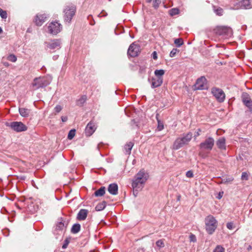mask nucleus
Returning a JSON list of instances; mask_svg holds the SVG:
<instances>
[{
    "label": "nucleus",
    "mask_w": 252,
    "mask_h": 252,
    "mask_svg": "<svg viewBox=\"0 0 252 252\" xmlns=\"http://www.w3.org/2000/svg\"><path fill=\"white\" fill-rule=\"evenodd\" d=\"M148 178V173L144 169L140 170L134 176L132 183V188L142 189Z\"/></svg>",
    "instance_id": "f257e3e1"
},
{
    "label": "nucleus",
    "mask_w": 252,
    "mask_h": 252,
    "mask_svg": "<svg viewBox=\"0 0 252 252\" xmlns=\"http://www.w3.org/2000/svg\"><path fill=\"white\" fill-rule=\"evenodd\" d=\"M192 138L191 132H188L186 134H183L181 137L177 138L173 143L172 149L177 150L183 147L184 145H188Z\"/></svg>",
    "instance_id": "f03ea898"
},
{
    "label": "nucleus",
    "mask_w": 252,
    "mask_h": 252,
    "mask_svg": "<svg viewBox=\"0 0 252 252\" xmlns=\"http://www.w3.org/2000/svg\"><path fill=\"white\" fill-rule=\"evenodd\" d=\"M215 140L213 137H209L206 138L204 141L201 142L199 145L201 151L199 152V155L203 158L207 157V154L203 151H210L213 148Z\"/></svg>",
    "instance_id": "7ed1b4c3"
},
{
    "label": "nucleus",
    "mask_w": 252,
    "mask_h": 252,
    "mask_svg": "<svg viewBox=\"0 0 252 252\" xmlns=\"http://www.w3.org/2000/svg\"><path fill=\"white\" fill-rule=\"evenodd\" d=\"M206 230L209 234H212L218 226V221L212 215L208 216L205 219Z\"/></svg>",
    "instance_id": "20e7f679"
},
{
    "label": "nucleus",
    "mask_w": 252,
    "mask_h": 252,
    "mask_svg": "<svg viewBox=\"0 0 252 252\" xmlns=\"http://www.w3.org/2000/svg\"><path fill=\"white\" fill-rule=\"evenodd\" d=\"M50 79L47 77L35 78L32 84V90H36L47 86L50 83Z\"/></svg>",
    "instance_id": "39448f33"
},
{
    "label": "nucleus",
    "mask_w": 252,
    "mask_h": 252,
    "mask_svg": "<svg viewBox=\"0 0 252 252\" xmlns=\"http://www.w3.org/2000/svg\"><path fill=\"white\" fill-rule=\"evenodd\" d=\"M76 12V7L73 5L66 6L63 10L64 20L65 23H70Z\"/></svg>",
    "instance_id": "423d86ee"
},
{
    "label": "nucleus",
    "mask_w": 252,
    "mask_h": 252,
    "mask_svg": "<svg viewBox=\"0 0 252 252\" xmlns=\"http://www.w3.org/2000/svg\"><path fill=\"white\" fill-rule=\"evenodd\" d=\"M215 33L225 38L231 37L232 35V29L227 26H218L215 30Z\"/></svg>",
    "instance_id": "0eeeda50"
},
{
    "label": "nucleus",
    "mask_w": 252,
    "mask_h": 252,
    "mask_svg": "<svg viewBox=\"0 0 252 252\" xmlns=\"http://www.w3.org/2000/svg\"><path fill=\"white\" fill-rule=\"evenodd\" d=\"M46 49L50 50H58L61 48L62 40L61 39H53L45 42Z\"/></svg>",
    "instance_id": "6e6552de"
},
{
    "label": "nucleus",
    "mask_w": 252,
    "mask_h": 252,
    "mask_svg": "<svg viewBox=\"0 0 252 252\" xmlns=\"http://www.w3.org/2000/svg\"><path fill=\"white\" fill-rule=\"evenodd\" d=\"M13 130L19 132L27 130V127L21 122H13L6 125Z\"/></svg>",
    "instance_id": "1a4fd4ad"
},
{
    "label": "nucleus",
    "mask_w": 252,
    "mask_h": 252,
    "mask_svg": "<svg viewBox=\"0 0 252 252\" xmlns=\"http://www.w3.org/2000/svg\"><path fill=\"white\" fill-rule=\"evenodd\" d=\"M48 29L50 33L56 35L61 31L62 26L58 22H52L49 24Z\"/></svg>",
    "instance_id": "9d476101"
},
{
    "label": "nucleus",
    "mask_w": 252,
    "mask_h": 252,
    "mask_svg": "<svg viewBox=\"0 0 252 252\" xmlns=\"http://www.w3.org/2000/svg\"><path fill=\"white\" fill-rule=\"evenodd\" d=\"M211 92L219 102H222L224 101L225 95L224 92L221 89L217 88H213L212 89Z\"/></svg>",
    "instance_id": "9b49d317"
},
{
    "label": "nucleus",
    "mask_w": 252,
    "mask_h": 252,
    "mask_svg": "<svg viewBox=\"0 0 252 252\" xmlns=\"http://www.w3.org/2000/svg\"><path fill=\"white\" fill-rule=\"evenodd\" d=\"M139 51L140 46L135 43H132L128 49L127 55L131 57H135L138 55Z\"/></svg>",
    "instance_id": "f8f14e48"
},
{
    "label": "nucleus",
    "mask_w": 252,
    "mask_h": 252,
    "mask_svg": "<svg viewBox=\"0 0 252 252\" xmlns=\"http://www.w3.org/2000/svg\"><path fill=\"white\" fill-rule=\"evenodd\" d=\"M206 79L205 77L202 76L198 78L195 84V88L197 90H204L207 88Z\"/></svg>",
    "instance_id": "ddd939ff"
},
{
    "label": "nucleus",
    "mask_w": 252,
    "mask_h": 252,
    "mask_svg": "<svg viewBox=\"0 0 252 252\" xmlns=\"http://www.w3.org/2000/svg\"><path fill=\"white\" fill-rule=\"evenodd\" d=\"M96 129V126L94 123L92 121L89 122L87 125L85 133L87 136H90L92 135Z\"/></svg>",
    "instance_id": "4468645a"
},
{
    "label": "nucleus",
    "mask_w": 252,
    "mask_h": 252,
    "mask_svg": "<svg viewBox=\"0 0 252 252\" xmlns=\"http://www.w3.org/2000/svg\"><path fill=\"white\" fill-rule=\"evenodd\" d=\"M237 8L251 9L252 8V1L251 0H242L237 4Z\"/></svg>",
    "instance_id": "2eb2a0df"
},
{
    "label": "nucleus",
    "mask_w": 252,
    "mask_h": 252,
    "mask_svg": "<svg viewBox=\"0 0 252 252\" xmlns=\"http://www.w3.org/2000/svg\"><path fill=\"white\" fill-rule=\"evenodd\" d=\"M47 17L45 14H38L34 20V22L38 26H41L46 20Z\"/></svg>",
    "instance_id": "dca6fc26"
},
{
    "label": "nucleus",
    "mask_w": 252,
    "mask_h": 252,
    "mask_svg": "<svg viewBox=\"0 0 252 252\" xmlns=\"http://www.w3.org/2000/svg\"><path fill=\"white\" fill-rule=\"evenodd\" d=\"M163 83V78H158V77H153L152 79V87L155 88L161 85Z\"/></svg>",
    "instance_id": "f3484780"
},
{
    "label": "nucleus",
    "mask_w": 252,
    "mask_h": 252,
    "mask_svg": "<svg viewBox=\"0 0 252 252\" xmlns=\"http://www.w3.org/2000/svg\"><path fill=\"white\" fill-rule=\"evenodd\" d=\"M88 211L86 209H81L77 216V219L79 220H85L88 215Z\"/></svg>",
    "instance_id": "a211bd4d"
},
{
    "label": "nucleus",
    "mask_w": 252,
    "mask_h": 252,
    "mask_svg": "<svg viewBox=\"0 0 252 252\" xmlns=\"http://www.w3.org/2000/svg\"><path fill=\"white\" fill-rule=\"evenodd\" d=\"M109 192L112 195H117L118 193V187L116 184H110L108 188Z\"/></svg>",
    "instance_id": "6ab92c4d"
},
{
    "label": "nucleus",
    "mask_w": 252,
    "mask_h": 252,
    "mask_svg": "<svg viewBox=\"0 0 252 252\" xmlns=\"http://www.w3.org/2000/svg\"><path fill=\"white\" fill-rule=\"evenodd\" d=\"M216 144L220 149L225 150V139L224 137L220 138L217 141Z\"/></svg>",
    "instance_id": "aec40b11"
},
{
    "label": "nucleus",
    "mask_w": 252,
    "mask_h": 252,
    "mask_svg": "<svg viewBox=\"0 0 252 252\" xmlns=\"http://www.w3.org/2000/svg\"><path fill=\"white\" fill-rule=\"evenodd\" d=\"M133 143L129 142L125 145L124 147L125 152L126 155H129L131 153V150L133 146Z\"/></svg>",
    "instance_id": "412c9836"
},
{
    "label": "nucleus",
    "mask_w": 252,
    "mask_h": 252,
    "mask_svg": "<svg viewBox=\"0 0 252 252\" xmlns=\"http://www.w3.org/2000/svg\"><path fill=\"white\" fill-rule=\"evenodd\" d=\"M19 111L20 114L24 117H27L30 113V110L25 108H19Z\"/></svg>",
    "instance_id": "4be33fe9"
},
{
    "label": "nucleus",
    "mask_w": 252,
    "mask_h": 252,
    "mask_svg": "<svg viewBox=\"0 0 252 252\" xmlns=\"http://www.w3.org/2000/svg\"><path fill=\"white\" fill-rule=\"evenodd\" d=\"M67 223L65 221H63V220L59 221L56 224V229L62 230L67 225Z\"/></svg>",
    "instance_id": "5701e85b"
},
{
    "label": "nucleus",
    "mask_w": 252,
    "mask_h": 252,
    "mask_svg": "<svg viewBox=\"0 0 252 252\" xmlns=\"http://www.w3.org/2000/svg\"><path fill=\"white\" fill-rule=\"evenodd\" d=\"M105 192V188L104 187H101L100 189L96 190L94 194L95 196H102Z\"/></svg>",
    "instance_id": "b1692460"
},
{
    "label": "nucleus",
    "mask_w": 252,
    "mask_h": 252,
    "mask_svg": "<svg viewBox=\"0 0 252 252\" xmlns=\"http://www.w3.org/2000/svg\"><path fill=\"white\" fill-rule=\"evenodd\" d=\"M81 226L79 223H75L73 225L71 231L73 234H76L79 232L80 230Z\"/></svg>",
    "instance_id": "393cba45"
},
{
    "label": "nucleus",
    "mask_w": 252,
    "mask_h": 252,
    "mask_svg": "<svg viewBox=\"0 0 252 252\" xmlns=\"http://www.w3.org/2000/svg\"><path fill=\"white\" fill-rule=\"evenodd\" d=\"M106 207V202L102 201L101 203H98L95 207V210L97 211H100L103 210Z\"/></svg>",
    "instance_id": "a878e982"
},
{
    "label": "nucleus",
    "mask_w": 252,
    "mask_h": 252,
    "mask_svg": "<svg viewBox=\"0 0 252 252\" xmlns=\"http://www.w3.org/2000/svg\"><path fill=\"white\" fill-rule=\"evenodd\" d=\"M154 73L156 77L163 78L162 76L165 73V71L163 69H157L155 71Z\"/></svg>",
    "instance_id": "bb28decb"
},
{
    "label": "nucleus",
    "mask_w": 252,
    "mask_h": 252,
    "mask_svg": "<svg viewBox=\"0 0 252 252\" xmlns=\"http://www.w3.org/2000/svg\"><path fill=\"white\" fill-rule=\"evenodd\" d=\"M183 40L182 38H176L174 40V43L178 47H180L183 44Z\"/></svg>",
    "instance_id": "cd10ccee"
},
{
    "label": "nucleus",
    "mask_w": 252,
    "mask_h": 252,
    "mask_svg": "<svg viewBox=\"0 0 252 252\" xmlns=\"http://www.w3.org/2000/svg\"><path fill=\"white\" fill-rule=\"evenodd\" d=\"M76 130L74 129H71L68 134L67 138L69 140L72 139L75 135Z\"/></svg>",
    "instance_id": "c85d7f7f"
},
{
    "label": "nucleus",
    "mask_w": 252,
    "mask_h": 252,
    "mask_svg": "<svg viewBox=\"0 0 252 252\" xmlns=\"http://www.w3.org/2000/svg\"><path fill=\"white\" fill-rule=\"evenodd\" d=\"M0 16L2 19H6L7 17V14L6 11L2 10L0 8Z\"/></svg>",
    "instance_id": "c756f323"
},
{
    "label": "nucleus",
    "mask_w": 252,
    "mask_h": 252,
    "mask_svg": "<svg viewBox=\"0 0 252 252\" xmlns=\"http://www.w3.org/2000/svg\"><path fill=\"white\" fill-rule=\"evenodd\" d=\"M179 9L177 8H172L169 10V14L171 16L177 15L179 13Z\"/></svg>",
    "instance_id": "7c9ffc66"
},
{
    "label": "nucleus",
    "mask_w": 252,
    "mask_h": 252,
    "mask_svg": "<svg viewBox=\"0 0 252 252\" xmlns=\"http://www.w3.org/2000/svg\"><path fill=\"white\" fill-rule=\"evenodd\" d=\"M157 121H158V123L157 128L159 131H160V130H162L164 128L163 124L161 121H160L158 118H157Z\"/></svg>",
    "instance_id": "2f4dec72"
},
{
    "label": "nucleus",
    "mask_w": 252,
    "mask_h": 252,
    "mask_svg": "<svg viewBox=\"0 0 252 252\" xmlns=\"http://www.w3.org/2000/svg\"><path fill=\"white\" fill-rule=\"evenodd\" d=\"M156 246L159 248H161L164 247V244L162 240H159L156 242Z\"/></svg>",
    "instance_id": "473e14b6"
},
{
    "label": "nucleus",
    "mask_w": 252,
    "mask_h": 252,
    "mask_svg": "<svg viewBox=\"0 0 252 252\" xmlns=\"http://www.w3.org/2000/svg\"><path fill=\"white\" fill-rule=\"evenodd\" d=\"M178 52L179 50L177 49L173 48L170 53V57L172 58L175 57Z\"/></svg>",
    "instance_id": "72a5a7b5"
},
{
    "label": "nucleus",
    "mask_w": 252,
    "mask_h": 252,
    "mask_svg": "<svg viewBox=\"0 0 252 252\" xmlns=\"http://www.w3.org/2000/svg\"><path fill=\"white\" fill-rule=\"evenodd\" d=\"M214 252H224V249L220 246H218L214 250Z\"/></svg>",
    "instance_id": "f704fd0d"
},
{
    "label": "nucleus",
    "mask_w": 252,
    "mask_h": 252,
    "mask_svg": "<svg viewBox=\"0 0 252 252\" xmlns=\"http://www.w3.org/2000/svg\"><path fill=\"white\" fill-rule=\"evenodd\" d=\"M215 12L217 15L221 16L222 15L223 10L221 8H218L214 10Z\"/></svg>",
    "instance_id": "c9c22d12"
},
{
    "label": "nucleus",
    "mask_w": 252,
    "mask_h": 252,
    "mask_svg": "<svg viewBox=\"0 0 252 252\" xmlns=\"http://www.w3.org/2000/svg\"><path fill=\"white\" fill-rule=\"evenodd\" d=\"M8 60L12 62H15L17 60V58L14 55H10L8 57Z\"/></svg>",
    "instance_id": "e433bc0d"
},
{
    "label": "nucleus",
    "mask_w": 252,
    "mask_h": 252,
    "mask_svg": "<svg viewBox=\"0 0 252 252\" xmlns=\"http://www.w3.org/2000/svg\"><path fill=\"white\" fill-rule=\"evenodd\" d=\"M160 3V0H154L153 1V6L155 7V8L157 9Z\"/></svg>",
    "instance_id": "4c0bfd02"
},
{
    "label": "nucleus",
    "mask_w": 252,
    "mask_h": 252,
    "mask_svg": "<svg viewBox=\"0 0 252 252\" xmlns=\"http://www.w3.org/2000/svg\"><path fill=\"white\" fill-rule=\"evenodd\" d=\"M233 180V178L232 177L226 178L223 179L222 180L221 182L222 183H226L230 182L232 181Z\"/></svg>",
    "instance_id": "58836bf2"
},
{
    "label": "nucleus",
    "mask_w": 252,
    "mask_h": 252,
    "mask_svg": "<svg viewBox=\"0 0 252 252\" xmlns=\"http://www.w3.org/2000/svg\"><path fill=\"white\" fill-rule=\"evenodd\" d=\"M63 109V107L60 105H57L54 108V110L55 111V112L56 113H59L61 111V110H62Z\"/></svg>",
    "instance_id": "ea45409f"
},
{
    "label": "nucleus",
    "mask_w": 252,
    "mask_h": 252,
    "mask_svg": "<svg viewBox=\"0 0 252 252\" xmlns=\"http://www.w3.org/2000/svg\"><path fill=\"white\" fill-rule=\"evenodd\" d=\"M186 176L188 178H192L193 177V173L191 170H189L186 172Z\"/></svg>",
    "instance_id": "a19ab883"
},
{
    "label": "nucleus",
    "mask_w": 252,
    "mask_h": 252,
    "mask_svg": "<svg viewBox=\"0 0 252 252\" xmlns=\"http://www.w3.org/2000/svg\"><path fill=\"white\" fill-rule=\"evenodd\" d=\"M250 109V110L252 112V101L250 100L249 102H246V104H245Z\"/></svg>",
    "instance_id": "79ce46f5"
},
{
    "label": "nucleus",
    "mask_w": 252,
    "mask_h": 252,
    "mask_svg": "<svg viewBox=\"0 0 252 252\" xmlns=\"http://www.w3.org/2000/svg\"><path fill=\"white\" fill-rule=\"evenodd\" d=\"M133 194L134 195V196L136 197V196H137L139 191L141 190L142 189H136V188H133Z\"/></svg>",
    "instance_id": "37998d69"
},
{
    "label": "nucleus",
    "mask_w": 252,
    "mask_h": 252,
    "mask_svg": "<svg viewBox=\"0 0 252 252\" xmlns=\"http://www.w3.org/2000/svg\"><path fill=\"white\" fill-rule=\"evenodd\" d=\"M227 228L230 230L233 228V223L232 222H229L226 224Z\"/></svg>",
    "instance_id": "c03bdc74"
},
{
    "label": "nucleus",
    "mask_w": 252,
    "mask_h": 252,
    "mask_svg": "<svg viewBox=\"0 0 252 252\" xmlns=\"http://www.w3.org/2000/svg\"><path fill=\"white\" fill-rule=\"evenodd\" d=\"M242 180H247L248 179V175L246 172H243L241 176Z\"/></svg>",
    "instance_id": "a18cd8bd"
},
{
    "label": "nucleus",
    "mask_w": 252,
    "mask_h": 252,
    "mask_svg": "<svg viewBox=\"0 0 252 252\" xmlns=\"http://www.w3.org/2000/svg\"><path fill=\"white\" fill-rule=\"evenodd\" d=\"M190 241L192 242H195L196 241V238L195 235L191 234L189 236Z\"/></svg>",
    "instance_id": "49530a36"
},
{
    "label": "nucleus",
    "mask_w": 252,
    "mask_h": 252,
    "mask_svg": "<svg viewBox=\"0 0 252 252\" xmlns=\"http://www.w3.org/2000/svg\"><path fill=\"white\" fill-rule=\"evenodd\" d=\"M250 99L248 97H243V101L245 104H246V102H249L250 101Z\"/></svg>",
    "instance_id": "de8ad7c7"
},
{
    "label": "nucleus",
    "mask_w": 252,
    "mask_h": 252,
    "mask_svg": "<svg viewBox=\"0 0 252 252\" xmlns=\"http://www.w3.org/2000/svg\"><path fill=\"white\" fill-rule=\"evenodd\" d=\"M68 241L67 240H65V242H64V243L63 244V246H62V248L63 249H65L66 248L68 244Z\"/></svg>",
    "instance_id": "09e8293b"
},
{
    "label": "nucleus",
    "mask_w": 252,
    "mask_h": 252,
    "mask_svg": "<svg viewBox=\"0 0 252 252\" xmlns=\"http://www.w3.org/2000/svg\"><path fill=\"white\" fill-rule=\"evenodd\" d=\"M61 119H62V120L63 122H66L67 120V117H64V116H62L61 117Z\"/></svg>",
    "instance_id": "8fccbe9b"
},
{
    "label": "nucleus",
    "mask_w": 252,
    "mask_h": 252,
    "mask_svg": "<svg viewBox=\"0 0 252 252\" xmlns=\"http://www.w3.org/2000/svg\"><path fill=\"white\" fill-rule=\"evenodd\" d=\"M85 100H86L85 97H82L80 99H79V101L81 102V103H83L85 102Z\"/></svg>",
    "instance_id": "3c124183"
},
{
    "label": "nucleus",
    "mask_w": 252,
    "mask_h": 252,
    "mask_svg": "<svg viewBox=\"0 0 252 252\" xmlns=\"http://www.w3.org/2000/svg\"><path fill=\"white\" fill-rule=\"evenodd\" d=\"M153 54V58H154V59H155V60L157 59V56L156 52L155 51L154 52Z\"/></svg>",
    "instance_id": "603ef678"
},
{
    "label": "nucleus",
    "mask_w": 252,
    "mask_h": 252,
    "mask_svg": "<svg viewBox=\"0 0 252 252\" xmlns=\"http://www.w3.org/2000/svg\"><path fill=\"white\" fill-rule=\"evenodd\" d=\"M222 197V195L220 194V192L219 193L218 198L220 199Z\"/></svg>",
    "instance_id": "864d4df0"
},
{
    "label": "nucleus",
    "mask_w": 252,
    "mask_h": 252,
    "mask_svg": "<svg viewBox=\"0 0 252 252\" xmlns=\"http://www.w3.org/2000/svg\"><path fill=\"white\" fill-rule=\"evenodd\" d=\"M252 249V247L251 246H249V247L248 248V250H250Z\"/></svg>",
    "instance_id": "5fc2aeb1"
},
{
    "label": "nucleus",
    "mask_w": 252,
    "mask_h": 252,
    "mask_svg": "<svg viewBox=\"0 0 252 252\" xmlns=\"http://www.w3.org/2000/svg\"><path fill=\"white\" fill-rule=\"evenodd\" d=\"M132 122H133V123H134V124H135L136 126H138V125H137V123H136L134 122V121H132Z\"/></svg>",
    "instance_id": "6e6d98bb"
},
{
    "label": "nucleus",
    "mask_w": 252,
    "mask_h": 252,
    "mask_svg": "<svg viewBox=\"0 0 252 252\" xmlns=\"http://www.w3.org/2000/svg\"><path fill=\"white\" fill-rule=\"evenodd\" d=\"M2 29L1 27H0V33H2Z\"/></svg>",
    "instance_id": "4d7b16f0"
},
{
    "label": "nucleus",
    "mask_w": 252,
    "mask_h": 252,
    "mask_svg": "<svg viewBox=\"0 0 252 252\" xmlns=\"http://www.w3.org/2000/svg\"><path fill=\"white\" fill-rule=\"evenodd\" d=\"M57 58H58V57H57V56H54V57H53V59H54V60H56Z\"/></svg>",
    "instance_id": "13d9d810"
},
{
    "label": "nucleus",
    "mask_w": 252,
    "mask_h": 252,
    "mask_svg": "<svg viewBox=\"0 0 252 252\" xmlns=\"http://www.w3.org/2000/svg\"><path fill=\"white\" fill-rule=\"evenodd\" d=\"M199 134H199V131H198V132L196 133V136H199Z\"/></svg>",
    "instance_id": "bf43d9fd"
},
{
    "label": "nucleus",
    "mask_w": 252,
    "mask_h": 252,
    "mask_svg": "<svg viewBox=\"0 0 252 252\" xmlns=\"http://www.w3.org/2000/svg\"><path fill=\"white\" fill-rule=\"evenodd\" d=\"M180 196H178V200H180Z\"/></svg>",
    "instance_id": "052dcab7"
},
{
    "label": "nucleus",
    "mask_w": 252,
    "mask_h": 252,
    "mask_svg": "<svg viewBox=\"0 0 252 252\" xmlns=\"http://www.w3.org/2000/svg\"><path fill=\"white\" fill-rule=\"evenodd\" d=\"M151 1H152V0H148V2H151Z\"/></svg>",
    "instance_id": "680f3d73"
}]
</instances>
